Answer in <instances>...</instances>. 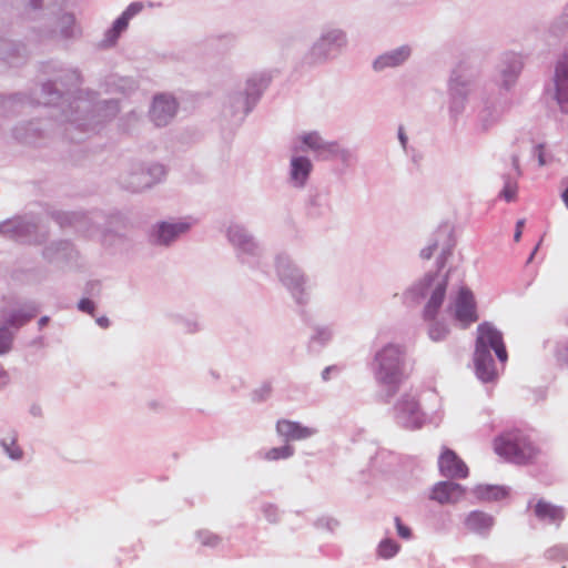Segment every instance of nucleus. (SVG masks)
I'll list each match as a JSON object with an SVG mask.
<instances>
[{
    "mask_svg": "<svg viewBox=\"0 0 568 568\" xmlns=\"http://www.w3.org/2000/svg\"><path fill=\"white\" fill-rule=\"evenodd\" d=\"M375 376L386 386L395 388L406 376L404 352L396 345H387L375 356Z\"/></svg>",
    "mask_w": 568,
    "mask_h": 568,
    "instance_id": "nucleus-1",
    "label": "nucleus"
},
{
    "mask_svg": "<svg viewBox=\"0 0 568 568\" xmlns=\"http://www.w3.org/2000/svg\"><path fill=\"white\" fill-rule=\"evenodd\" d=\"M495 452L516 464H526L537 455V449L532 443L521 433L500 436L495 442Z\"/></svg>",
    "mask_w": 568,
    "mask_h": 568,
    "instance_id": "nucleus-2",
    "label": "nucleus"
},
{
    "mask_svg": "<svg viewBox=\"0 0 568 568\" xmlns=\"http://www.w3.org/2000/svg\"><path fill=\"white\" fill-rule=\"evenodd\" d=\"M493 349L500 363L505 364L508 354L503 341V334L489 323H481L477 327L475 351L489 352Z\"/></svg>",
    "mask_w": 568,
    "mask_h": 568,
    "instance_id": "nucleus-3",
    "label": "nucleus"
},
{
    "mask_svg": "<svg viewBox=\"0 0 568 568\" xmlns=\"http://www.w3.org/2000/svg\"><path fill=\"white\" fill-rule=\"evenodd\" d=\"M447 283V276L425 278L423 294L425 296L429 295L428 302L424 308V317L426 320H434L436 317L445 298Z\"/></svg>",
    "mask_w": 568,
    "mask_h": 568,
    "instance_id": "nucleus-4",
    "label": "nucleus"
},
{
    "mask_svg": "<svg viewBox=\"0 0 568 568\" xmlns=\"http://www.w3.org/2000/svg\"><path fill=\"white\" fill-rule=\"evenodd\" d=\"M449 311L453 312L455 320L460 322L463 327H467L478 320L474 295L466 287L458 291Z\"/></svg>",
    "mask_w": 568,
    "mask_h": 568,
    "instance_id": "nucleus-5",
    "label": "nucleus"
},
{
    "mask_svg": "<svg viewBox=\"0 0 568 568\" xmlns=\"http://www.w3.org/2000/svg\"><path fill=\"white\" fill-rule=\"evenodd\" d=\"M176 108L174 98L165 94L156 95L151 109V119L156 126L166 125L173 119Z\"/></svg>",
    "mask_w": 568,
    "mask_h": 568,
    "instance_id": "nucleus-6",
    "label": "nucleus"
},
{
    "mask_svg": "<svg viewBox=\"0 0 568 568\" xmlns=\"http://www.w3.org/2000/svg\"><path fill=\"white\" fill-rule=\"evenodd\" d=\"M438 467L446 477L465 478L468 475L466 464L456 455L455 452L445 448L439 456Z\"/></svg>",
    "mask_w": 568,
    "mask_h": 568,
    "instance_id": "nucleus-7",
    "label": "nucleus"
},
{
    "mask_svg": "<svg viewBox=\"0 0 568 568\" xmlns=\"http://www.w3.org/2000/svg\"><path fill=\"white\" fill-rule=\"evenodd\" d=\"M556 99L564 111H568V55H562L556 63L555 77Z\"/></svg>",
    "mask_w": 568,
    "mask_h": 568,
    "instance_id": "nucleus-8",
    "label": "nucleus"
},
{
    "mask_svg": "<svg viewBox=\"0 0 568 568\" xmlns=\"http://www.w3.org/2000/svg\"><path fill=\"white\" fill-rule=\"evenodd\" d=\"M464 493L459 484L440 481L434 486L430 498L439 504H454L464 496Z\"/></svg>",
    "mask_w": 568,
    "mask_h": 568,
    "instance_id": "nucleus-9",
    "label": "nucleus"
},
{
    "mask_svg": "<svg viewBox=\"0 0 568 568\" xmlns=\"http://www.w3.org/2000/svg\"><path fill=\"white\" fill-rule=\"evenodd\" d=\"M276 430L281 436L292 440H301L311 437L315 430L310 427L302 426L298 423L281 419L276 424Z\"/></svg>",
    "mask_w": 568,
    "mask_h": 568,
    "instance_id": "nucleus-10",
    "label": "nucleus"
},
{
    "mask_svg": "<svg viewBox=\"0 0 568 568\" xmlns=\"http://www.w3.org/2000/svg\"><path fill=\"white\" fill-rule=\"evenodd\" d=\"M143 9L142 2H131L126 9L113 21L103 36H121L128 29L130 20Z\"/></svg>",
    "mask_w": 568,
    "mask_h": 568,
    "instance_id": "nucleus-11",
    "label": "nucleus"
},
{
    "mask_svg": "<svg viewBox=\"0 0 568 568\" xmlns=\"http://www.w3.org/2000/svg\"><path fill=\"white\" fill-rule=\"evenodd\" d=\"M476 374L483 382H491L497 373L494 359L489 352L475 351Z\"/></svg>",
    "mask_w": 568,
    "mask_h": 568,
    "instance_id": "nucleus-12",
    "label": "nucleus"
},
{
    "mask_svg": "<svg viewBox=\"0 0 568 568\" xmlns=\"http://www.w3.org/2000/svg\"><path fill=\"white\" fill-rule=\"evenodd\" d=\"M534 513L538 519L548 520L550 523H559L565 517L562 508L555 506L544 499L537 501L534 508Z\"/></svg>",
    "mask_w": 568,
    "mask_h": 568,
    "instance_id": "nucleus-13",
    "label": "nucleus"
},
{
    "mask_svg": "<svg viewBox=\"0 0 568 568\" xmlns=\"http://www.w3.org/2000/svg\"><path fill=\"white\" fill-rule=\"evenodd\" d=\"M466 528L476 534L487 532L494 525V519L481 511H471L465 519Z\"/></svg>",
    "mask_w": 568,
    "mask_h": 568,
    "instance_id": "nucleus-14",
    "label": "nucleus"
},
{
    "mask_svg": "<svg viewBox=\"0 0 568 568\" xmlns=\"http://www.w3.org/2000/svg\"><path fill=\"white\" fill-rule=\"evenodd\" d=\"M187 223L181 222L175 224L162 223L159 227L158 239L160 243L168 244L173 241L179 234L189 230Z\"/></svg>",
    "mask_w": 568,
    "mask_h": 568,
    "instance_id": "nucleus-15",
    "label": "nucleus"
},
{
    "mask_svg": "<svg viewBox=\"0 0 568 568\" xmlns=\"http://www.w3.org/2000/svg\"><path fill=\"white\" fill-rule=\"evenodd\" d=\"M409 55L407 48H400L389 54L381 55L374 63L376 70L384 69L386 67H397L404 62Z\"/></svg>",
    "mask_w": 568,
    "mask_h": 568,
    "instance_id": "nucleus-16",
    "label": "nucleus"
},
{
    "mask_svg": "<svg viewBox=\"0 0 568 568\" xmlns=\"http://www.w3.org/2000/svg\"><path fill=\"white\" fill-rule=\"evenodd\" d=\"M292 179L303 185L312 170V163L308 159L298 156L294 158L291 162Z\"/></svg>",
    "mask_w": 568,
    "mask_h": 568,
    "instance_id": "nucleus-17",
    "label": "nucleus"
},
{
    "mask_svg": "<svg viewBox=\"0 0 568 568\" xmlns=\"http://www.w3.org/2000/svg\"><path fill=\"white\" fill-rule=\"evenodd\" d=\"M57 27L60 36H75L78 32H81L77 26L74 14L69 12H64L58 18Z\"/></svg>",
    "mask_w": 568,
    "mask_h": 568,
    "instance_id": "nucleus-18",
    "label": "nucleus"
},
{
    "mask_svg": "<svg viewBox=\"0 0 568 568\" xmlns=\"http://www.w3.org/2000/svg\"><path fill=\"white\" fill-rule=\"evenodd\" d=\"M302 141L305 145H307L311 150L314 151H333L334 144L326 143L316 132H310L302 136Z\"/></svg>",
    "mask_w": 568,
    "mask_h": 568,
    "instance_id": "nucleus-19",
    "label": "nucleus"
},
{
    "mask_svg": "<svg viewBox=\"0 0 568 568\" xmlns=\"http://www.w3.org/2000/svg\"><path fill=\"white\" fill-rule=\"evenodd\" d=\"M293 453H294L293 447L290 445H285L283 447H276V448L270 449L265 454V458L267 460H278V459L291 457L293 455Z\"/></svg>",
    "mask_w": 568,
    "mask_h": 568,
    "instance_id": "nucleus-20",
    "label": "nucleus"
},
{
    "mask_svg": "<svg viewBox=\"0 0 568 568\" xmlns=\"http://www.w3.org/2000/svg\"><path fill=\"white\" fill-rule=\"evenodd\" d=\"M398 549H399V546L395 541H393L390 539H386L379 544L378 555L384 559H388V558H392L393 556H395L397 554Z\"/></svg>",
    "mask_w": 568,
    "mask_h": 568,
    "instance_id": "nucleus-21",
    "label": "nucleus"
},
{
    "mask_svg": "<svg viewBox=\"0 0 568 568\" xmlns=\"http://www.w3.org/2000/svg\"><path fill=\"white\" fill-rule=\"evenodd\" d=\"M549 32L551 36H557L558 33H567L568 32V16L562 12L558 18H556L550 28Z\"/></svg>",
    "mask_w": 568,
    "mask_h": 568,
    "instance_id": "nucleus-22",
    "label": "nucleus"
},
{
    "mask_svg": "<svg viewBox=\"0 0 568 568\" xmlns=\"http://www.w3.org/2000/svg\"><path fill=\"white\" fill-rule=\"evenodd\" d=\"M518 185L516 181L506 180L503 191L500 193L501 197L507 202L515 201L517 197Z\"/></svg>",
    "mask_w": 568,
    "mask_h": 568,
    "instance_id": "nucleus-23",
    "label": "nucleus"
},
{
    "mask_svg": "<svg viewBox=\"0 0 568 568\" xmlns=\"http://www.w3.org/2000/svg\"><path fill=\"white\" fill-rule=\"evenodd\" d=\"M2 445L8 455L13 459H19L22 456V450L16 445V438L10 437L9 443L7 439L2 442Z\"/></svg>",
    "mask_w": 568,
    "mask_h": 568,
    "instance_id": "nucleus-24",
    "label": "nucleus"
},
{
    "mask_svg": "<svg viewBox=\"0 0 568 568\" xmlns=\"http://www.w3.org/2000/svg\"><path fill=\"white\" fill-rule=\"evenodd\" d=\"M447 334L448 329L444 325H440L438 323H434L429 327V337L435 342L444 339Z\"/></svg>",
    "mask_w": 568,
    "mask_h": 568,
    "instance_id": "nucleus-25",
    "label": "nucleus"
},
{
    "mask_svg": "<svg viewBox=\"0 0 568 568\" xmlns=\"http://www.w3.org/2000/svg\"><path fill=\"white\" fill-rule=\"evenodd\" d=\"M12 336L4 327H0V354L7 353L11 348Z\"/></svg>",
    "mask_w": 568,
    "mask_h": 568,
    "instance_id": "nucleus-26",
    "label": "nucleus"
},
{
    "mask_svg": "<svg viewBox=\"0 0 568 568\" xmlns=\"http://www.w3.org/2000/svg\"><path fill=\"white\" fill-rule=\"evenodd\" d=\"M33 317V314H24V313H14L12 314L8 320V324L11 325V326H16V327H19V326H22L23 324H26L28 321H30L31 318Z\"/></svg>",
    "mask_w": 568,
    "mask_h": 568,
    "instance_id": "nucleus-27",
    "label": "nucleus"
},
{
    "mask_svg": "<svg viewBox=\"0 0 568 568\" xmlns=\"http://www.w3.org/2000/svg\"><path fill=\"white\" fill-rule=\"evenodd\" d=\"M396 521V527H397V532L398 535L402 537V538H409L410 537V529L406 526H404L402 523H400V519L399 518H396L395 519Z\"/></svg>",
    "mask_w": 568,
    "mask_h": 568,
    "instance_id": "nucleus-28",
    "label": "nucleus"
},
{
    "mask_svg": "<svg viewBox=\"0 0 568 568\" xmlns=\"http://www.w3.org/2000/svg\"><path fill=\"white\" fill-rule=\"evenodd\" d=\"M79 308L91 314L94 310V304L89 298H83L79 302Z\"/></svg>",
    "mask_w": 568,
    "mask_h": 568,
    "instance_id": "nucleus-29",
    "label": "nucleus"
},
{
    "mask_svg": "<svg viewBox=\"0 0 568 568\" xmlns=\"http://www.w3.org/2000/svg\"><path fill=\"white\" fill-rule=\"evenodd\" d=\"M524 226H525V220H524V219L518 220V221H517V223H516V231H515V235H514V240H515L516 242H519V241H520V237H521V234H523Z\"/></svg>",
    "mask_w": 568,
    "mask_h": 568,
    "instance_id": "nucleus-30",
    "label": "nucleus"
},
{
    "mask_svg": "<svg viewBox=\"0 0 568 568\" xmlns=\"http://www.w3.org/2000/svg\"><path fill=\"white\" fill-rule=\"evenodd\" d=\"M436 248V245H433V246H429L427 248H424L420 251V256L424 258V260H429L432 256H433V253Z\"/></svg>",
    "mask_w": 568,
    "mask_h": 568,
    "instance_id": "nucleus-31",
    "label": "nucleus"
},
{
    "mask_svg": "<svg viewBox=\"0 0 568 568\" xmlns=\"http://www.w3.org/2000/svg\"><path fill=\"white\" fill-rule=\"evenodd\" d=\"M404 410H406V408L403 407ZM407 410L410 413V414H415L418 412V403L415 400V399H412L407 403Z\"/></svg>",
    "mask_w": 568,
    "mask_h": 568,
    "instance_id": "nucleus-32",
    "label": "nucleus"
},
{
    "mask_svg": "<svg viewBox=\"0 0 568 568\" xmlns=\"http://www.w3.org/2000/svg\"><path fill=\"white\" fill-rule=\"evenodd\" d=\"M8 382H9L8 373L3 368H0V386L7 385Z\"/></svg>",
    "mask_w": 568,
    "mask_h": 568,
    "instance_id": "nucleus-33",
    "label": "nucleus"
},
{
    "mask_svg": "<svg viewBox=\"0 0 568 568\" xmlns=\"http://www.w3.org/2000/svg\"><path fill=\"white\" fill-rule=\"evenodd\" d=\"M537 151H538V162L540 165H545L546 164V160L544 158V149L541 145L537 146Z\"/></svg>",
    "mask_w": 568,
    "mask_h": 568,
    "instance_id": "nucleus-34",
    "label": "nucleus"
},
{
    "mask_svg": "<svg viewBox=\"0 0 568 568\" xmlns=\"http://www.w3.org/2000/svg\"><path fill=\"white\" fill-rule=\"evenodd\" d=\"M321 36H327V37L344 36V33L341 30H331V31L323 32Z\"/></svg>",
    "mask_w": 568,
    "mask_h": 568,
    "instance_id": "nucleus-35",
    "label": "nucleus"
},
{
    "mask_svg": "<svg viewBox=\"0 0 568 568\" xmlns=\"http://www.w3.org/2000/svg\"><path fill=\"white\" fill-rule=\"evenodd\" d=\"M399 140H400L403 146H405V144H406V136L404 135L402 129L399 130Z\"/></svg>",
    "mask_w": 568,
    "mask_h": 568,
    "instance_id": "nucleus-36",
    "label": "nucleus"
},
{
    "mask_svg": "<svg viewBox=\"0 0 568 568\" xmlns=\"http://www.w3.org/2000/svg\"><path fill=\"white\" fill-rule=\"evenodd\" d=\"M562 201L568 207V189L562 193Z\"/></svg>",
    "mask_w": 568,
    "mask_h": 568,
    "instance_id": "nucleus-37",
    "label": "nucleus"
},
{
    "mask_svg": "<svg viewBox=\"0 0 568 568\" xmlns=\"http://www.w3.org/2000/svg\"><path fill=\"white\" fill-rule=\"evenodd\" d=\"M48 320H49L48 317H42V318L39 321L40 326L45 325V324L48 323Z\"/></svg>",
    "mask_w": 568,
    "mask_h": 568,
    "instance_id": "nucleus-38",
    "label": "nucleus"
},
{
    "mask_svg": "<svg viewBox=\"0 0 568 568\" xmlns=\"http://www.w3.org/2000/svg\"><path fill=\"white\" fill-rule=\"evenodd\" d=\"M99 324H100L101 326H104V327H105V326L108 325V320H103V318H101V320H99Z\"/></svg>",
    "mask_w": 568,
    "mask_h": 568,
    "instance_id": "nucleus-39",
    "label": "nucleus"
},
{
    "mask_svg": "<svg viewBox=\"0 0 568 568\" xmlns=\"http://www.w3.org/2000/svg\"><path fill=\"white\" fill-rule=\"evenodd\" d=\"M328 373H329V368H326V369L323 372V377H324V379H327V378H328Z\"/></svg>",
    "mask_w": 568,
    "mask_h": 568,
    "instance_id": "nucleus-40",
    "label": "nucleus"
},
{
    "mask_svg": "<svg viewBox=\"0 0 568 568\" xmlns=\"http://www.w3.org/2000/svg\"><path fill=\"white\" fill-rule=\"evenodd\" d=\"M156 170H158L161 174H163V173H164V171H163V169H162V168H156Z\"/></svg>",
    "mask_w": 568,
    "mask_h": 568,
    "instance_id": "nucleus-41",
    "label": "nucleus"
}]
</instances>
